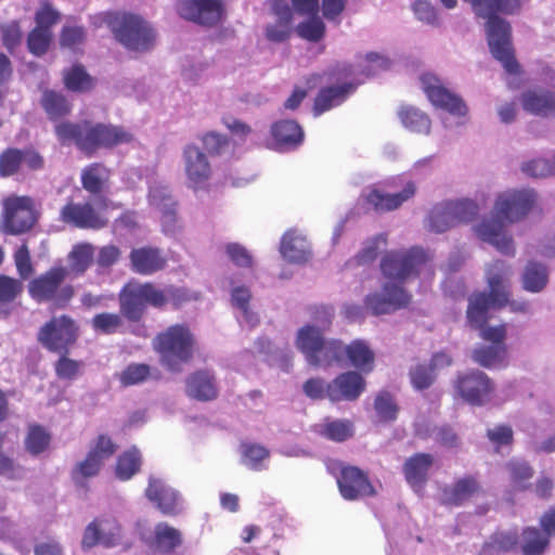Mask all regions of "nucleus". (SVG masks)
<instances>
[{
  "mask_svg": "<svg viewBox=\"0 0 555 555\" xmlns=\"http://www.w3.org/2000/svg\"><path fill=\"white\" fill-rule=\"evenodd\" d=\"M55 134L63 145L75 143L89 155L100 149H111L132 141V134L122 127L88 120L60 122L55 126Z\"/></svg>",
  "mask_w": 555,
  "mask_h": 555,
  "instance_id": "obj_1",
  "label": "nucleus"
},
{
  "mask_svg": "<svg viewBox=\"0 0 555 555\" xmlns=\"http://www.w3.org/2000/svg\"><path fill=\"white\" fill-rule=\"evenodd\" d=\"M487 12L477 13L478 17L487 18L488 43L492 55L503 65L506 72H517V62L511 44L509 24L496 16L498 13L514 14L520 10L521 0H485Z\"/></svg>",
  "mask_w": 555,
  "mask_h": 555,
  "instance_id": "obj_2",
  "label": "nucleus"
},
{
  "mask_svg": "<svg viewBox=\"0 0 555 555\" xmlns=\"http://www.w3.org/2000/svg\"><path fill=\"white\" fill-rule=\"evenodd\" d=\"M511 276V267L502 260H495L487 266L486 279L489 293L479 292L468 298L466 311L468 323L480 326L487 318L489 308L507 305Z\"/></svg>",
  "mask_w": 555,
  "mask_h": 555,
  "instance_id": "obj_3",
  "label": "nucleus"
},
{
  "mask_svg": "<svg viewBox=\"0 0 555 555\" xmlns=\"http://www.w3.org/2000/svg\"><path fill=\"white\" fill-rule=\"evenodd\" d=\"M114 38L127 51L143 54L151 52L157 43L156 28L141 15L128 12H112L103 15Z\"/></svg>",
  "mask_w": 555,
  "mask_h": 555,
  "instance_id": "obj_4",
  "label": "nucleus"
},
{
  "mask_svg": "<svg viewBox=\"0 0 555 555\" xmlns=\"http://www.w3.org/2000/svg\"><path fill=\"white\" fill-rule=\"evenodd\" d=\"M333 314L325 312L318 324H306L297 331L295 346L313 366H330L340 360L343 344L338 340H326L325 331L332 323Z\"/></svg>",
  "mask_w": 555,
  "mask_h": 555,
  "instance_id": "obj_5",
  "label": "nucleus"
},
{
  "mask_svg": "<svg viewBox=\"0 0 555 555\" xmlns=\"http://www.w3.org/2000/svg\"><path fill=\"white\" fill-rule=\"evenodd\" d=\"M196 339L183 324H175L157 334L153 347L159 354V362L171 372H180L194 353Z\"/></svg>",
  "mask_w": 555,
  "mask_h": 555,
  "instance_id": "obj_6",
  "label": "nucleus"
},
{
  "mask_svg": "<svg viewBox=\"0 0 555 555\" xmlns=\"http://www.w3.org/2000/svg\"><path fill=\"white\" fill-rule=\"evenodd\" d=\"M380 269L388 282L402 286L406 280L425 270L430 271L429 257L418 247L405 251H391L383 258Z\"/></svg>",
  "mask_w": 555,
  "mask_h": 555,
  "instance_id": "obj_7",
  "label": "nucleus"
},
{
  "mask_svg": "<svg viewBox=\"0 0 555 555\" xmlns=\"http://www.w3.org/2000/svg\"><path fill=\"white\" fill-rule=\"evenodd\" d=\"M68 271L63 266H55L29 282L28 292L38 302L53 301L64 307L74 296V287L64 284Z\"/></svg>",
  "mask_w": 555,
  "mask_h": 555,
  "instance_id": "obj_8",
  "label": "nucleus"
},
{
  "mask_svg": "<svg viewBox=\"0 0 555 555\" xmlns=\"http://www.w3.org/2000/svg\"><path fill=\"white\" fill-rule=\"evenodd\" d=\"M37 221L35 204L29 196L10 195L2 201L0 230L17 235L30 230Z\"/></svg>",
  "mask_w": 555,
  "mask_h": 555,
  "instance_id": "obj_9",
  "label": "nucleus"
},
{
  "mask_svg": "<svg viewBox=\"0 0 555 555\" xmlns=\"http://www.w3.org/2000/svg\"><path fill=\"white\" fill-rule=\"evenodd\" d=\"M537 193L531 189H508L495 195L493 211L508 224L522 221L535 207Z\"/></svg>",
  "mask_w": 555,
  "mask_h": 555,
  "instance_id": "obj_10",
  "label": "nucleus"
},
{
  "mask_svg": "<svg viewBox=\"0 0 555 555\" xmlns=\"http://www.w3.org/2000/svg\"><path fill=\"white\" fill-rule=\"evenodd\" d=\"M421 88L429 102L437 108H441L459 119V125L468 121L469 108L465 101L457 94L448 90L442 81L431 75L425 74L420 78Z\"/></svg>",
  "mask_w": 555,
  "mask_h": 555,
  "instance_id": "obj_11",
  "label": "nucleus"
},
{
  "mask_svg": "<svg viewBox=\"0 0 555 555\" xmlns=\"http://www.w3.org/2000/svg\"><path fill=\"white\" fill-rule=\"evenodd\" d=\"M508 223L501 217L492 212L482 217L472 228L475 236L491 246L499 253L506 256H515L516 247L513 236L507 231Z\"/></svg>",
  "mask_w": 555,
  "mask_h": 555,
  "instance_id": "obj_12",
  "label": "nucleus"
},
{
  "mask_svg": "<svg viewBox=\"0 0 555 555\" xmlns=\"http://www.w3.org/2000/svg\"><path fill=\"white\" fill-rule=\"evenodd\" d=\"M327 469L336 477L339 492L344 499L352 501L375 493L367 476L358 467L332 461L327 464Z\"/></svg>",
  "mask_w": 555,
  "mask_h": 555,
  "instance_id": "obj_13",
  "label": "nucleus"
},
{
  "mask_svg": "<svg viewBox=\"0 0 555 555\" xmlns=\"http://www.w3.org/2000/svg\"><path fill=\"white\" fill-rule=\"evenodd\" d=\"M78 336V327L68 315H60L47 322L38 333V340L51 351L64 352Z\"/></svg>",
  "mask_w": 555,
  "mask_h": 555,
  "instance_id": "obj_14",
  "label": "nucleus"
},
{
  "mask_svg": "<svg viewBox=\"0 0 555 555\" xmlns=\"http://www.w3.org/2000/svg\"><path fill=\"white\" fill-rule=\"evenodd\" d=\"M177 12L184 20L214 27L224 18L225 8L223 0H178Z\"/></svg>",
  "mask_w": 555,
  "mask_h": 555,
  "instance_id": "obj_15",
  "label": "nucleus"
},
{
  "mask_svg": "<svg viewBox=\"0 0 555 555\" xmlns=\"http://www.w3.org/2000/svg\"><path fill=\"white\" fill-rule=\"evenodd\" d=\"M454 387L456 393L465 402L478 406L488 403L494 391L492 380L481 371H472L459 375Z\"/></svg>",
  "mask_w": 555,
  "mask_h": 555,
  "instance_id": "obj_16",
  "label": "nucleus"
},
{
  "mask_svg": "<svg viewBox=\"0 0 555 555\" xmlns=\"http://www.w3.org/2000/svg\"><path fill=\"white\" fill-rule=\"evenodd\" d=\"M116 452L112 439L105 435L98 437L91 446L86 459L79 462L73 470V478L76 482L93 477L99 474L101 467Z\"/></svg>",
  "mask_w": 555,
  "mask_h": 555,
  "instance_id": "obj_17",
  "label": "nucleus"
},
{
  "mask_svg": "<svg viewBox=\"0 0 555 555\" xmlns=\"http://www.w3.org/2000/svg\"><path fill=\"white\" fill-rule=\"evenodd\" d=\"M121 537V527L115 518H96L86 527L81 546L83 550H89L96 545L113 547L120 542Z\"/></svg>",
  "mask_w": 555,
  "mask_h": 555,
  "instance_id": "obj_18",
  "label": "nucleus"
},
{
  "mask_svg": "<svg viewBox=\"0 0 555 555\" xmlns=\"http://www.w3.org/2000/svg\"><path fill=\"white\" fill-rule=\"evenodd\" d=\"M410 301V295L405 289L391 282H385L382 289L373 292L365 297V307L373 314L390 313L405 307Z\"/></svg>",
  "mask_w": 555,
  "mask_h": 555,
  "instance_id": "obj_19",
  "label": "nucleus"
},
{
  "mask_svg": "<svg viewBox=\"0 0 555 555\" xmlns=\"http://www.w3.org/2000/svg\"><path fill=\"white\" fill-rule=\"evenodd\" d=\"M182 159L188 186L195 191L204 189L212 175L207 155L198 146L189 144L183 150Z\"/></svg>",
  "mask_w": 555,
  "mask_h": 555,
  "instance_id": "obj_20",
  "label": "nucleus"
},
{
  "mask_svg": "<svg viewBox=\"0 0 555 555\" xmlns=\"http://www.w3.org/2000/svg\"><path fill=\"white\" fill-rule=\"evenodd\" d=\"M416 193L415 182L409 180L404 182L403 188L398 193H385L377 188L366 189L361 197L375 211L385 212L398 209L403 203L411 199Z\"/></svg>",
  "mask_w": 555,
  "mask_h": 555,
  "instance_id": "obj_21",
  "label": "nucleus"
},
{
  "mask_svg": "<svg viewBox=\"0 0 555 555\" xmlns=\"http://www.w3.org/2000/svg\"><path fill=\"white\" fill-rule=\"evenodd\" d=\"M364 377L354 371L339 374L327 385V399L332 402L356 401L365 390Z\"/></svg>",
  "mask_w": 555,
  "mask_h": 555,
  "instance_id": "obj_22",
  "label": "nucleus"
},
{
  "mask_svg": "<svg viewBox=\"0 0 555 555\" xmlns=\"http://www.w3.org/2000/svg\"><path fill=\"white\" fill-rule=\"evenodd\" d=\"M60 219L79 229H100L106 224V219L87 203H67L60 211Z\"/></svg>",
  "mask_w": 555,
  "mask_h": 555,
  "instance_id": "obj_23",
  "label": "nucleus"
},
{
  "mask_svg": "<svg viewBox=\"0 0 555 555\" xmlns=\"http://www.w3.org/2000/svg\"><path fill=\"white\" fill-rule=\"evenodd\" d=\"M145 495L163 514L173 515L181 509L178 492L159 478L150 477Z\"/></svg>",
  "mask_w": 555,
  "mask_h": 555,
  "instance_id": "obj_24",
  "label": "nucleus"
},
{
  "mask_svg": "<svg viewBox=\"0 0 555 555\" xmlns=\"http://www.w3.org/2000/svg\"><path fill=\"white\" fill-rule=\"evenodd\" d=\"M132 271L141 275H152L167 266V258L157 247L134 248L129 255Z\"/></svg>",
  "mask_w": 555,
  "mask_h": 555,
  "instance_id": "obj_25",
  "label": "nucleus"
},
{
  "mask_svg": "<svg viewBox=\"0 0 555 555\" xmlns=\"http://www.w3.org/2000/svg\"><path fill=\"white\" fill-rule=\"evenodd\" d=\"M121 314L129 321H139L145 312L146 301L143 297L141 283L129 282L119 293Z\"/></svg>",
  "mask_w": 555,
  "mask_h": 555,
  "instance_id": "obj_26",
  "label": "nucleus"
},
{
  "mask_svg": "<svg viewBox=\"0 0 555 555\" xmlns=\"http://www.w3.org/2000/svg\"><path fill=\"white\" fill-rule=\"evenodd\" d=\"M157 192H162L166 199V207L158 210L162 214V225L163 230L167 234H172L178 229L177 216H176V202L172 198L168 186L155 182L150 186L149 203L154 208H160V203L157 202Z\"/></svg>",
  "mask_w": 555,
  "mask_h": 555,
  "instance_id": "obj_27",
  "label": "nucleus"
},
{
  "mask_svg": "<svg viewBox=\"0 0 555 555\" xmlns=\"http://www.w3.org/2000/svg\"><path fill=\"white\" fill-rule=\"evenodd\" d=\"M280 251L288 262L302 263L310 257V245L304 234L291 230L283 235Z\"/></svg>",
  "mask_w": 555,
  "mask_h": 555,
  "instance_id": "obj_28",
  "label": "nucleus"
},
{
  "mask_svg": "<svg viewBox=\"0 0 555 555\" xmlns=\"http://www.w3.org/2000/svg\"><path fill=\"white\" fill-rule=\"evenodd\" d=\"M271 134L274 140V147L280 151L295 149L304 140V131L294 120H281L273 124Z\"/></svg>",
  "mask_w": 555,
  "mask_h": 555,
  "instance_id": "obj_29",
  "label": "nucleus"
},
{
  "mask_svg": "<svg viewBox=\"0 0 555 555\" xmlns=\"http://www.w3.org/2000/svg\"><path fill=\"white\" fill-rule=\"evenodd\" d=\"M186 395L199 401H209L217 397L214 375L208 371H198L186 378Z\"/></svg>",
  "mask_w": 555,
  "mask_h": 555,
  "instance_id": "obj_30",
  "label": "nucleus"
},
{
  "mask_svg": "<svg viewBox=\"0 0 555 555\" xmlns=\"http://www.w3.org/2000/svg\"><path fill=\"white\" fill-rule=\"evenodd\" d=\"M357 88L353 83H344L321 89L314 101V114L322 113L340 105Z\"/></svg>",
  "mask_w": 555,
  "mask_h": 555,
  "instance_id": "obj_31",
  "label": "nucleus"
},
{
  "mask_svg": "<svg viewBox=\"0 0 555 555\" xmlns=\"http://www.w3.org/2000/svg\"><path fill=\"white\" fill-rule=\"evenodd\" d=\"M480 492L477 480L473 477H464L443 490L442 499L451 505H462Z\"/></svg>",
  "mask_w": 555,
  "mask_h": 555,
  "instance_id": "obj_32",
  "label": "nucleus"
},
{
  "mask_svg": "<svg viewBox=\"0 0 555 555\" xmlns=\"http://www.w3.org/2000/svg\"><path fill=\"white\" fill-rule=\"evenodd\" d=\"M524 108L534 115L550 116L555 113V99L552 92L544 90H529L522 94Z\"/></svg>",
  "mask_w": 555,
  "mask_h": 555,
  "instance_id": "obj_33",
  "label": "nucleus"
},
{
  "mask_svg": "<svg viewBox=\"0 0 555 555\" xmlns=\"http://www.w3.org/2000/svg\"><path fill=\"white\" fill-rule=\"evenodd\" d=\"M433 461V456L425 453L415 454L406 460L403 470L406 481L413 488H422L426 482Z\"/></svg>",
  "mask_w": 555,
  "mask_h": 555,
  "instance_id": "obj_34",
  "label": "nucleus"
},
{
  "mask_svg": "<svg viewBox=\"0 0 555 555\" xmlns=\"http://www.w3.org/2000/svg\"><path fill=\"white\" fill-rule=\"evenodd\" d=\"M346 353L351 365L362 373H370L374 369V352L366 343L354 340L347 347L343 346V354Z\"/></svg>",
  "mask_w": 555,
  "mask_h": 555,
  "instance_id": "obj_35",
  "label": "nucleus"
},
{
  "mask_svg": "<svg viewBox=\"0 0 555 555\" xmlns=\"http://www.w3.org/2000/svg\"><path fill=\"white\" fill-rule=\"evenodd\" d=\"M95 248L92 244L81 243L75 245L69 251L68 259V276L72 274L74 276L83 274L94 258Z\"/></svg>",
  "mask_w": 555,
  "mask_h": 555,
  "instance_id": "obj_36",
  "label": "nucleus"
},
{
  "mask_svg": "<svg viewBox=\"0 0 555 555\" xmlns=\"http://www.w3.org/2000/svg\"><path fill=\"white\" fill-rule=\"evenodd\" d=\"M401 124L411 132L428 134L431 121L427 114L414 106H401L398 111Z\"/></svg>",
  "mask_w": 555,
  "mask_h": 555,
  "instance_id": "obj_37",
  "label": "nucleus"
},
{
  "mask_svg": "<svg viewBox=\"0 0 555 555\" xmlns=\"http://www.w3.org/2000/svg\"><path fill=\"white\" fill-rule=\"evenodd\" d=\"M231 283V302L241 311L240 320H243L248 326L254 327L258 324V315L249 309L251 294L248 287Z\"/></svg>",
  "mask_w": 555,
  "mask_h": 555,
  "instance_id": "obj_38",
  "label": "nucleus"
},
{
  "mask_svg": "<svg viewBox=\"0 0 555 555\" xmlns=\"http://www.w3.org/2000/svg\"><path fill=\"white\" fill-rule=\"evenodd\" d=\"M506 345L499 344L476 348L472 353V358L477 364L490 369L503 365L506 360Z\"/></svg>",
  "mask_w": 555,
  "mask_h": 555,
  "instance_id": "obj_39",
  "label": "nucleus"
},
{
  "mask_svg": "<svg viewBox=\"0 0 555 555\" xmlns=\"http://www.w3.org/2000/svg\"><path fill=\"white\" fill-rule=\"evenodd\" d=\"M108 179L109 170L98 163L86 167L81 173L83 189L94 194L103 191Z\"/></svg>",
  "mask_w": 555,
  "mask_h": 555,
  "instance_id": "obj_40",
  "label": "nucleus"
},
{
  "mask_svg": "<svg viewBox=\"0 0 555 555\" xmlns=\"http://www.w3.org/2000/svg\"><path fill=\"white\" fill-rule=\"evenodd\" d=\"M425 225L435 233H443L456 225L446 202L438 203L430 209Z\"/></svg>",
  "mask_w": 555,
  "mask_h": 555,
  "instance_id": "obj_41",
  "label": "nucleus"
},
{
  "mask_svg": "<svg viewBox=\"0 0 555 555\" xmlns=\"http://www.w3.org/2000/svg\"><path fill=\"white\" fill-rule=\"evenodd\" d=\"M374 411L379 423H392L398 418L399 405L388 391H379L374 399Z\"/></svg>",
  "mask_w": 555,
  "mask_h": 555,
  "instance_id": "obj_42",
  "label": "nucleus"
},
{
  "mask_svg": "<svg viewBox=\"0 0 555 555\" xmlns=\"http://www.w3.org/2000/svg\"><path fill=\"white\" fill-rule=\"evenodd\" d=\"M521 283L524 289L530 293H539L547 284V272L544 266L530 262L526 266Z\"/></svg>",
  "mask_w": 555,
  "mask_h": 555,
  "instance_id": "obj_43",
  "label": "nucleus"
},
{
  "mask_svg": "<svg viewBox=\"0 0 555 555\" xmlns=\"http://www.w3.org/2000/svg\"><path fill=\"white\" fill-rule=\"evenodd\" d=\"M41 104L51 119L63 117L72 109L65 96L52 90H46L42 93Z\"/></svg>",
  "mask_w": 555,
  "mask_h": 555,
  "instance_id": "obj_44",
  "label": "nucleus"
},
{
  "mask_svg": "<svg viewBox=\"0 0 555 555\" xmlns=\"http://www.w3.org/2000/svg\"><path fill=\"white\" fill-rule=\"evenodd\" d=\"M550 543V538L537 528L529 527L522 532L521 548L525 555H541Z\"/></svg>",
  "mask_w": 555,
  "mask_h": 555,
  "instance_id": "obj_45",
  "label": "nucleus"
},
{
  "mask_svg": "<svg viewBox=\"0 0 555 555\" xmlns=\"http://www.w3.org/2000/svg\"><path fill=\"white\" fill-rule=\"evenodd\" d=\"M311 16L296 26L297 35L310 42H319L323 39L325 35L326 26L322 18L315 14H310Z\"/></svg>",
  "mask_w": 555,
  "mask_h": 555,
  "instance_id": "obj_46",
  "label": "nucleus"
},
{
  "mask_svg": "<svg viewBox=\"0 0 555 555\" xmlns=\"http://www.w3.org/2000/svg\"><path fill=\"white\" fill-rule=\"evenodd\" d=\"M155 546L163 552H169L180 545V532L165 522L156 525L155 530Z\"/></svg>",
  "mask_w": 555,
  "mask_h": 555,
  "instance_id": "obj_47",
  "label": "nucleus"
},
{
  "mask_svg": "<svg viewBox=\"0 0 555 555\" xmlns=\"http://www.w3.org/2000/svg\"><path fill=\"white\" fill-rule=\"evenodd\" d=\"M455 224L470 221L478 214V205L472 199L446 201Z\"/></svg>",
  "mask_w": 555,
  "mask_h": 555,
  "instance_id": "obj_48",
  "label": "nucleus"
},
{
  "mask_svg": "<svg viewBox=\"0 0 555 555\" xmlns=\"http://www.w3.org/2000/svg\"><path fill=\"white\" fill-rule=\"evenodd\" d=\"M358 66L361 68V74L365 77H372L388 69L390 60L384 54L369 52L359 59Z\"/></svg>",
  "mask_w": 555,
  "mask_h": 555,
  "instance_id": "obj_49",
  "label": "nucleus"
},
{
  "mask_svg": "<svg viewBox=\"0 0 555 555\" xmlns=\"http://www.w3.org/2000/svg\"><path fill=\"white\" fill-rule=\"evenodd\" d=\"M141 464L140 453L137 449H131L118 457L116 465V475L121 480L130 479L139 469Z\"/></svg>",
  "mask_w": 555,
  "mask_h": 555,
  "instance_id": "obj_50",
  "label": "nucleus"
},
{
  "mask_svg": "<svg viewBox=\"0 0 555 555\" xmlns=\"http://www.w3.org/2000/svg\"><path fill=\"white\" fill-rule=\"evenodd\" d=\"M521 171L533 178H545L555 175V157H538L525 162L521 165Z\"/></svg>",
  "mask_w": 555,
  "mask_h": 555,
  "instance_id": "obj_51",
  "label": "nucleus"
},
{
  "mask_svg": "<svg viewBox=\"0 0 555 555\" xmlns=\"http://www.w3.org/2000/svg\"><path fill=\"white\" fill-rule=\"evenodd\" d=\"M268 457L269 451L260 444L242 446V463L250 469H262V462Z\"/></svg>",
  "mask_w": 555,
  "mask_h": 555,
  "instance_id": "obj_52",
  "label": "nucleus"
},
{
  "mask_svg": "<svg viewBox=\"0 0 555 555\" xmlns=\"http://www.w3.org/2000/svg\"><path fill=\"white\" fill-rule=\"evenodd\" d=\"M64 81L68 90L77 92L90 90L93 86L91 77L81 66H74L66 72Z\"/></svg>",
  "mask_w": 555,
  "mask_h": 555,
  "instance_id": "obj_53",
  "label": "nucleus"
},
{
  "mask_svg": "<svg viewBox=\"0 0 555 555\" xmlns=\"http://www.w3.org/2000/svg\"><path fill=\"white\" fill-rule=\"evenodd\" d=\"M50 443V435L40 426H31L25 439L26 450L38 455L42 453Z\"/></svg>",
  "mask_w": 555,
  "mask_h": 555,
  "instance_id": "obj_54",
  "label": "nucleus"
},
{
  "mask_svg": "<svg viewBox=\"0 0 555 555\" xmlns=\"http://www.w3.org/2000/svg\"><path fill=\"white\" fill-rule=\"evenodd\" d=\"M92 327L103 334L116 333L124 324L122 318L117 313H99L92 318Z\"/></svg>",
  "mask_w": 555,
  "mask_h": 555,
  "instance_id": "obj_55",
  "label": "nucleus"
},
{
  "mask_svg": "<svg viewBox=\"0 0 555 555\" xmlns=\"http://www.w3.org/2000/svg\"><path fill=\"white\" fill-rule=\"evenodd\" d=\"M52 33L50 29L36 27L30 31L27 38V46L29 51L38 56L44 54L49 48Z\"/></svg>",
  "mask_w": 555,
  "mask_h": 555,
  "instance_id": "obj_56",
  "label": "nucleus"
},
{
  "mask_svg": "<svg viewBox=\"0 0 555 555\" xmlns=\"http://www.w3.org/2000/svg\"><path fill=\"white\" fill-rule=\"evenodd\" d=\"M292 34V20L275 18L268 23L264 29L266 38L272 42H283L289 38Z\"/></svg>",
  "mask_w": 555,
  "mask_h": 555,
  "instance_id": "obj_57",
  "label": "nucleus"
},
{
  "mask_svg": "<svg viewBox=\"0 0 555 555\" xmlns=\"http://www.w3.org/2000/svg\"><path fill=\"white\" fill-rule=\"evenodd\" d=\"M487 438L494 446L495 451L499 452L502 447L513 443L514 433L511 426L499 424L487 429Z\"/></svg>",
  "mask_w": 555,
  "mask_h": 555,
  "instance_id": "obj_58",
  "label": "nucleus"
},
{
  "mask_svg": "<svg viewBox=\"0 0 555 555\" xmlns=\"http://www.w3.org/2000/svg\"><path fill=\"white\" fill-rule=\"evenodd\" d=\"M411 383L416 389L428 388L436 378V373L429 364H417L410 371Z\"/></svg>",
  "mask_w": 555,
  "mask_h": 555,
  "instance_id": "obj_59",
  "label": "nucleus"
},
{
  "mask_svg": "<svg viewBox=\"0 0 555 555\" xmlns=\"http://www.w3.org/2000/svg\"><path fill=\"white\" fill-rule=\"evenodd\" d=\"M202 142L204 149L210 155H222L230 147V141L228 138L215 131H210L204 134L202 137Z\"/></svg>",
  "mask_w": 555,
  "mask_h": 555,
  "instance_id": "obj_60",
  "label": "nucleus"
},
{
  "mask_svg": "<svg viewBox=\"0 0 555 555\" xmlns=\"http://www.w3.org/2000/svg\"><path fill=\"white\" fill-rule=\"evenodd\" d=\"M323 434L334 441H344L352 436V425L347 421H334L324 426Z\"/></svg>",
  "mask_w": 555,
  "mask_h": 555,
  "instance_id": "obj_61",
  "label": "nucleus"
},
{
  "mask_svg": "<svg viewBox=\"0 0 555 555\" xmlns=\"http://www.w3.org/2000/svg\"><path fill=\"white\" fill-rule=\"evenodd\" d=\"M413 11L418 21L433 25H439V16L435 7L427 0H416Z\"/></svg>",
  "mask_w": 555,
  "mask_h": 555,
  "instance_id": "obj_62",
  "label": "nucleus"
},
{
  "mask_svg": "<svg viewBox=\"0 0 555 555\" xmlns=\"http://www.w3.org/2000/svg\"><path fill=\"white\" fill-rule=\"evenodd\" d=\"M14 263L21 279L27 280L34 273L29 249L26 244L15 250Z\"/></svg>",
  "mask_w": 555,
  "mask_h": 555,
  "instance_id": "obj_63",
  "label": "nucleus"
},
{
  "mask_svg": "<svg viewBox=\"0 0 555 555\" xmlns=\"http://www.w3.org/2000/svg\"><path fill=\"white\" fill-rule=\"evenodd\" d=\"M23 285L18 280L0 275V304L13 301L22 292Z\"/></svg>",
  "mask_w": 555,
  "mask_h": 555,
  "instance_id": "obj_64",
  "label": "nucleus"
}]
</instances>
